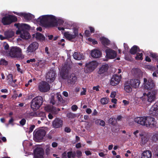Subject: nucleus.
<instances>
[{
  "label": "nucleus",
  "instance_id": "obj_1",
  "mask_svg": "<svg viewBox=\"0 0 158 158\" xmlns=\"http://www.w3.org/2000/svg\"><path fill=\"white\" fill-rule=\"evenodd\" d=\"M37 21L40 22V25L45 28L55 27L57 24L62 25L64 21L61 19H59L57 22L55 17L52 15H44L38 18Z\"/></svg>",
  "mask_w": 158,
  "mask_h": 158
},
{
  "label": "nucleus",
  "instance_id": "obj_2",
  "mask_svg": "<svg viewBox=\"0 0 158 158\" xmlns=\"http://www.w3.org/2000/svg\"><path fill=\"white\" fill-rule=\"evenodd\" d=\"M134 121L142 126L151 128L155 127L156 124L155 118L150 116L138 117L135 118Z\"/></svg>",
  "mask_w": 158,
  "mask_h": 158
},
{
  "label": "nucleus",
  "instance_id": "obj_3",
  "mask_svg": "<svg viewBox=\"0 0 158 158\" xmlns=\"http://www.w3.org/2000/svg\"><path fill=\"white\" fill-rule=\"evenodd\" d=\"M43 99L41 96H38L34 98L31 102V107L34 111L37 110L42 105Z\"/></svg>",
  "mask_w": 158,
  "mask_h": 158
},
{
  "label": "nucleus",
  "instance_id": "obj_4",
  "mask_svg": "<svg viewBox=\"0 0 158 158\" xmlns=\"http://www.w3.org/2000/svg\"><path fill=\"white\" fill-rule=\"evenodd\" d=\"M143 85V89L148 91L152 90L154 88L155 84L152 78H149L147 79L146 78H144Z\"/></svg>",
  "mask_w": 158,
  "mask_h": 158
},
{
  "label": "nucleus",
  "instance_id": "obj_5",
  "mask_svg": "<svg viewBox=\"0 0 158 158\" xmlns=\"http://www.w3.org/2000/svg\"><path fill=\"white\" fill-rule=\"evenodd\" d=\"M22 50L18 47H12L10 49L9 55L12 58H19L21 56Z\"/></svg>",
  "mask_w": 158,
  "mask_h": 158
},
{
  "label": "nucleus",
  "instance_id": "obj_6",
  "mask_svg": "<svg viewBox=\"0 0 158 158\" xmlns=\"http://www.w3.org/2000/svg\"><path fill=\"white\" fill-rule=\"evenodd\" d=\"M98 63L95 61L85 63L84 68V72L85 73H89L92 72L97 67Z\"/></svg>",
  "mask_w": 158,
  "mask_h": 158
},
{
  "label": "nucleus",
  "instance_id": "obj_7",
  "mask_svg": "<svg viewBox=\"0 0 158 158\" xmlns=\"http://www.w3.org/2000/svg\"><path fill=\"white\" fill-rule=\"evenodd\" d=\"M17 21V18L15 16L9 15L3 17L2 20V23L4 25H9Z\"/></svg>",
  "mask_w": 158,
  "mask_h": 158
},
{
  "label": "nucleus",
  "instance_id": "obj_8",
  "mask_svg": "<svg viewBox=\"0 0 158 158\" xmlns=\"http://www.w3.org/2000/svg\"><path fill=\"white\" fill-rule=\"evenodd\" d=\"M56 77V71L51 69L46 74V80L48 83H51L54 81Z\"/></svg>",
  "mask_w": 158,
  "mask_h": 158
},
{
  "label": "nucleus",
  "instance_id": "obj_9",
  "mask_svg": "<svg viewBox=\"0 0 158 158\" xmlns=\"http://www.w3.org/2000/svg\"><path fill=\"white\" fill-rule=\"evenodd\" d=\"M157 93V90L156 89L149 92L147 94L146 93L143 94V96H146L147 98V101L149 102H152L155 101L156 98V95Z\"/></svg>",
  "mask_w": 158,
  "mask_h": 158
},
{
  "label": "nucleus",
  "instance_id": "obj_10",
  "mask_svg": "<svg viewBox=\"0 0 158 158\" xmlns=\"http://www.w3.org/2000/svg\"><path fill=\"white\" fill-rule=\"evenodd\" d=\"M73 34H71L69 32H66L64 34V36L68 40L73 42L74 39L78 35V31L77 29H75Z\"/></svg>",
  "mask_w": 158,
  "mask_h": 158
},
{
  "label": "nucleus",
  "instance_id": "obj_11",
  "mask_svg": "<svg viewBox=\"0 0 158 158\" xmlns=\"http://www.w3.org/2000/svg\"><path fill=\"white\" fill-rule=\"evenodd\" d=\"M121 78V75H118L116 74H114L111 78L110 84L112 86H116L119 83Z\"/></svg>",
  "mask_w": 158,
  "mask_h": 158
},
{
  "label": "nucleus",
  "instance_id": "obj_12",
  "mask_svg": "<svg viewBox=\"0 0 158 158\" xmlns=\"http://www.w3.org/2000/svg\"><path fill=\"white\" fill-rule=\"evenodd\" d=\"M39 89L41 92H46L50 89V86L46 81H42L39 84Z\"/></svg>",
  "mask_w": 158,
  "mask_h": 158
},
{
  "label": "nucleus",
  "instance_id": "obj_13",
  "mask_svg": "<svg viewBox=\"0 0 158 158\" xmlns=\"http://www.w3.org/2000/svg\"><path fill=\"white\" fill-rule=\"evenodd\" d=\"M106 53V57L109 59H114L115 58L117 55V52L110 48H107L105 50Z\"/></svg>",
  "mask_w": 158,
  "mask_h": 158
},
{
  "label": "nucleus",
  "instance_id": "obj_14",
  "mask_svg": "<svg viewBox=\"0 0 158 158\" xmlns=\"http://www.w3.org/2000/svg\"><path fill=\"white\" fill-rule=\"evenodd\" d=\"M39 46V45L37 42H33L27 47V50L26 51L27 53L30 54L29 53L34 52L38 48Z\"/></svg>",
  "mask_w": 158,
  "mask_h": 158
},
{
  "label": "nucleus",
  "instance_id": "obj_15",
  "mask_svg": "<svg viewBox=\"0 0 158 158\" xmlns=\"http://www.w3.org/2000/svg\"><path fill=\"white\" fill-rule=\"evenodd\" d=\"M44 109L46 112L52 113L54 114H57L58 112L60 110V109H57L53 106L50 105H48L45 106Z\"/></svg>",
  "mask_w": 158,
  "mask_h": 158
},
{
  "label": "nucleus",
  "instance_id": "obj_16",
  "mask_svg": "<svg viewBox=\"0 0 158 158\" xmlns=\"http://www.w3.org/2000/svg\"><path fill=\"white\" fill-rule=\"evenodd\" d=\"M17 34H20V37L25 39H28L30 37V35L28 32L25 29L19 30L17 31Z\"/></svg>",
  "mask_w": 158,
  "mask_h": 158
},
{
  "label": "nucleus",
  "instance_id": "obj_17",
  "mask_svg": "<svg viewBox=\"0 0 158 158\" xmlns=\"http://www.w3.org/2000/svg\"><path fill=\"white\" fill-rule=\"evenodd\" d=\"M149 114L152 116H156L158 115V104L155 103L151 107Z\"/></svg>",
  "mask_w": 158,
  "mask_h": 158
},
{
  "label": "nucleus",
  "instance_id": "obj_18",
  "mask_svg": "<svg viewBox=\"0 0 158 158\" xmlns=\"http://www.w3.org/2000/svg\"><path fill=\"white\" fill-rule=\"evenodd\" d=\"M44 154L43 148H37L34 151V158H43Z\"/></svg>",
  "mask_w": 158,
  "mask_h": 158
},
{
  "label": "nucleus",
  "instance_id": "obj_19",
  "mask_svg": "<svg viewBox=\"0 0 158 158\" xmlns=\"http://www.w3.org/2000/svg\"><path fill=\"white\" fill-rule=\"evenodd\" d=\"M14 13L15 14L20 16H23L25 19L27 20H31L33 19L34 18V15L30 13L26 14L25 13H18L16 12H14Z\"/></svg>",
  "mask_w": 158,
  "mask_h": 158
},
{
  "label": "nucleus",
  "instance_id": "obj_20",
  "mask_svg": "<svg viewBox=\"0 0 158 158\" xmlns=\"http://www.w3.org/2000/svg\"><path fill=\"white\" fill-rule=\"evenodd\" d=\"M63 125V121L60 118H56L52 122V125L55 128L61 127Z\"/></svg>",
  "mask_w": 158,
  "mask_h": 158
},
{
  "label": "nucleus",
  "instance_id": "obj_21",
  "mask_svg": "<svg viewBox=\"0 0 158 158\" xmlns=\"http://www.w3.org/2000/svg\"><path fill=\"white\" fill-rule=\"evenodd\" d=\"M129 82L133 88L136 89L139 87L140 81L139 79H131Z\"/></svg>",
  "mask_w": 158,
  "mask_h": 158
},
{
  "label": "nucleus",
  "instance_id": "obj_22",
  "mask_svg": "<svg viewBox=\"0 0 158 158\" xmlns=\"http://www.w3.org/2000/svg\"><path fill=\"white\" fill-rule=\"evenodd\" d=\"M35 136L39 139H41L46 134L45 131L43 129H40L34 132Z\"/></svg>",
  "mask_w": 158,
  "mask_h": 158
},
{
  "label": "nucleus",
  "instance_id": "obj_23",
  "mask_svg": "<svg viewBox=\"0 0 158 158\" xmlns=\"http://www.w3.org/2000/svg\"><path fill=\"white\" fill-rule=\"evenodd\" d=\"M102 52L98 50L94 49L91 51V56L93 58H98L101 57Z\"/></svg>",
  "mask_w": 158,
  "mask_h": 158
},
{
  "label": "nucleus",
  "instance_id": "obj_24",
  "mask_svg": "<svg viewBox=\"0 0 158 158\" xmlns=\"http://www.w3.org/2000/svg\"><path fill=\"white\" fill-rule=\"evenodd\" d=\"M77 80L75 74L74 73L71 74L67 78V82L68 83L71 84H75Z\"/></svg>",
  "mask_w": 158,
  "mask_h": 158
},
{
  "label": "nucleus",
  "instance_id": "obj_25",
  "mask_svg": "<svg viewBox=\"0 0 158 158\" xmlns=\"http://www.w3.org/2000/svg\"><path fill=\"white\" fill-rule=\"evenodd\" d=\"M109 68L108 65L107 64L102 65L99 69L98 74H102L107 72Z\"/></svg>",
  "mask_w": 158,
  "mask_h": 158
},
{
  "label": "nucleus",
  "instance_id": "obj_26",
  "mask_svg": "<svg viewBox=\"0 0 158 158\" xmlns=\"http://www.w3.org/2000/svg\"><path fill=\"white\" fill-rule=\"evenodd\" d=\"M73 56L74 59L77 60L84 59V56L83 54L80 52H74Z\"/></svg>",
  "mask_w": 158,
  "mask_h": 158
},
{
  "label": "nucleus",
  "instance_id": "obj_27",
  "mask_svg": "<svg viewBox=\"0 0 158 158\" xmlns=\"http://www.w3.org/2000/svg\"><path fill=\"white\" fill-rule=\"evenodd\" d=\"M6 79L9 84L12 86L15 87L17 86V84L12 83L13 77L12 74H9L7 77Z\"/></svg>",
  "mask_w": 158,
  "mask_h": 158
},
{
  "label": "nucleus",
  "instance_id": "obj_28",
  "mask_svg": "<svg viewBox=\"0 0 158 158\" xmlns=\"http://www.w3.org/2000/svg\"><path fill=\"white\" fill-rule=\"evenodd\" d=\"M129 81H127L125 82L124 84V89L126 92L128 93H130L132 90Z\"/></svg>",
  "mask_w": 158,
  "mask_h": 158
},
{
  "label": "nucleus",
  "instance_id": "obj_29",
  "mask_svg": "<svg viewBox=\"0 0 158 158\" xmlns=\"http://www.w3.org/2000/svg\"><path fill=\"white\" fill-rule=\"evenodd\" d=\"M140 52V49L137 46L134 45L130 49L129 52L131 55H135L137 53V52Z\"/></svg>",
  "mask_w": 158,
  "mask_h": 158
},
{
  "label": "nucleus",
  "instance_id": "obj_30",
  "mask_svg": "<svg viewBox=\"0 0 158 158\" xmlns=\"http://www.w3.org/2000/svg\"><path fill=\"white\" fill-rule=\"evenodd\" d=\"M152 156V153L149 151H144L142 153L141 158H151Z\"/></svg>",
  "mask_w": 158,
  "mask_h": 158
},
{
  "label": "nucleus",
  "instance_id": "obj_31",
  "mask_svg": "<svg viewBox=\"0 0 158 158\" xmlns=\"http://www.w3.org/2000/svg\"><path fill=\"white\" fill-rule=\"evenodd\" d=\"M56 99L58 100V102L63 103L64 101L62 98L60 92H57L55 95Z\"/></svg>",
  "mask_w": 158,
  "mask_h": 158
},
{
  "label": "nucleus",
  "instance_id": "obj_32",
  "mask_svg": "<svg viewBox=\"0 0 158 158\" xmlns=\"http://www.w3.org/2000/svg\"><path fill=\"white\" fill-rule=\"evenodd\" d=\"M108 123L113 126H115L117 125L116 120L114 118H110L108 121Z\"/></svg>",
  "mask_w": 158,
  "mask_h": 158
},
{
  "label": "nucleus",
  "instance_id": "obj_33",
  "mask_svg": "<svg viewBox=\"0 0 158 158\" xmlns=\"http://www.w3.org/2000/svg\"><path fill=\"white\" fill-rule=\"evenodd\" d=\"M100 41L102 44L104 46H108L110 44L109 40L104 37H102L100 38Z\"/></svg>",
  "mask_w": 158,
  "mask_h": 158
},
{
  "label": "nucleus",
  "instance_id": "obj_34",
  "mask_svg": "<svg viewBox=\"0 0 158 158\" xmlns=\"http://www.w3.org/2000/svg\"><path fill=\"white\" fill-rule=\"evenodd\" d=\"M4 35L6 38L12 37L14 35V32L12 31H7L5 32Z\"/></svg>",
  "mask_w": 158,
  "mask_h": 158
},
{
  "label": "nucleus",
  "instance_id": "obj_35",
  "mask_svg": "<svg viewBox=\"0 0 158 158\" xmlns=\"http://www.w3.org/2000/svg\"><path fill=\"white\" fill-rule=\"evenodd\" d=\"M36 38L37 40H39L41 41L45 40V37L41 33L37 32L36 35Z\"/></svg>",
  "mask_w": 158,
  "mask_h": 158
},
{
  "label": "nucleus",
  "instance_id": "obj_36",
  "mask_svg": "<svg viewBox=\"0 0 158 158\" xmlns=\"http://www.w3.org/2000/svg\"><path fill=\"white\" fill-rule=\"evenodd\" d=\"M95 123L99 125L102 126H104L105 125V123L104 121L100 119L96 120L95 121Z\"/></svg>",
  "mask_w": 158,
  "mask_h": 158
},
{
  "label": "nucleus",
  "instance_id": "obj_37",
  "mask_svg": "<svg viewBox=\"0 0 158 158\" xmlns=\"http://www.w3.org/2000/svg\"><path fill=\"white\" fill-rule=\"evenodd\" d=\"M109 101V99L106 98H103L101 99L100 102L103 105L107 104Z\"/></svg>",
  "mask_w": 158,
  "mask_h": 158
},
{
  "label": "nucleus",
  "instance_id": "obj_38",
  "mask_svg": "<svg viewBox=\"0 0 158 158\" xmlns=\"http://www.w3.org/2000/svg\"><path fill=\"white\" fill-rule=\"evenodd\" d=\"M136 55L135 57V59L136 60H142L143 59V53H139V52H137L136 53Z\"/></svg>",
  "mask_w": 158,
  "mask_h": 158
},
{
  "label": "nucleus",
  "instance_id": "obj_39",
  "mask_svg": "<svg viewBox=\"0 0 158 158\" xmlns=\"http://www.w3.org/2000/svg\"><path fill=\"white\" fill-rule=\"evenodd\" d=\"M76 156V154L75 152H72L71 151H70L67 152V157L68 158L72 157L74 158Z\"/></svg>",
  "mask_w": 158,
  "mask_h": 158
},
{
  "label": "nucleus",
  "instance_id": "obj_40",
  "mask_svg": "<svg viewBox=\"0 0 158 158\" xmlns=\"http://www.w3.org/2000/svg\"><path fill=\"white\" fill-rule=\"evenodd\" d=\"M21 27L22 28V29L29 30L30 29V26L25 23H23L21 25Z\"/></svg>",
  "mask_w": 158,
  "mask_h": 158
},
{
  "label": "nucleus",
  "instance_id": "obj_41",
  "mask_svg": "<svg viewBox=\"0 0 158 158\" xmlns=\"http://www.w3.org/2000/svg\"><path fill=\"white\" fill-rule=\"evenodd\" d=\"M76 114H73L72 112H69L67 113V116L69 118H74L76 117Z\"/></svg>",
  "mask_w": 158,
  "mask_h": 158
},
{
  "label": "nucleus",
  "instance_id": "obj_42",
  "mask_svg": "<svg viewBox=\"0 0 158 158\" xmlns=\"http://www.w3.org/2000/svg\"><path fill=\"white\" fill-rule=\"evenodd\" d=\"M150 56L151 57L154 59L156 60L158 62V56L157 54L156 53H151Z\"/></svg>",
  "mask_w": 158,
  "mask_h": 158
},
{
  "label": "nucleus",
  "instance_id": "obj_43",
  "mask_svg": "<svg viewBox=\"0 0 158 158\" xmlns=\"http://www.w3.org/2000/svg\"><path fill=\"white\" fill-rule=\"evenodd\" d=\"M8 64V62L4 59H1L0 60V65H7Z\"/></svg>",
  "mask_w": 158,
  "mask_h": 158
},
{
  "label": "nucleus",
  "instance_id": "obj_44",
  "mask_svg": "<svg viewBox=\"0 0 158 158\" xmlns=\"http://www.w3.org/2000/svg\"><path fill=\"white\" fill-rule=\"evenodd\" d=\"M51 103H52L53 105L55 104L58 105V104H56V101H55L54 99V97L52 96L51 97V99L50 101Z\"/></svg>",
  "mask_w": 158,
  "mask_h": 158
},
{
  "label": "nucleus",
  "instance_id": "obj_45",
  "mask_svg": "<svg viewBox=\"0 0 158 158\" xmlns=\"http://www.w3.org/2000/svg\"><path fill=\"white\" fill-rule=\"evenodd\" d=\"M16 66L17 67V70L19 72L21 73H22V71L21 70V69L20 68V65L19 64H16Z\"/></svg>",
  "mask_w": 158,
  "mask_h": 158
},
{
  "label": "nucleus",
  "instance_id": "obj_46",
  "mask_svg": "<svg viewBox=\"0 0 158 158\" xmlns=\"http://www.w3.org/2000/svg\"><path fill=\"white\" fill-rule=\"evenodd\" d=\"M71 109L73 111H75L78 109V107L76 105H73L71 107Z\"/></svg>",
  "mask_w": 158,
  "mask_h": 158
},
{
  "label": "nucleus",
  "instance_id": "obj_47",
  "mask_svg": "<svg viewBox=\"0 0 158 158\" xmlns=\"http://www.w3.org/2000/svg\"><path fill=\"white\" fill-rule=\"evenodd\" d=\"M26 120L25 119L23 118L20 121V123L22 126H23L26 123Z\"/></svg>",
  "mask_w": 158,
  "mask_h": 158
},
{
  "label": "nucleus",
  "instance_id": "obj_48",
  "mask_svg": "<svg viewBox=\"0 0 158 158\" xmlns=\"http://www.w3.org/2000/svg\"><path fill=\"white\" fill-rule=\"evenodd\" d=\"M85 36L87 37H89L90 35L89 31L87 30H85Z\"/></svg>",
  "mask_w": 158,
  "mask_h": 158
},
{
  "label": "nucleus",
  "instance_id": "obj_49",
  "mask_svg": "<svg viewBox=\"0 0 158 158\" xmlns=\"http://www.w3.org/2000/svg\"><path fill=\"white\" fill-rule=\"evenodd\" d=\"M100 88V86L99 85H98L97 86H94L93 87V89L94 90H95L96 91H98L99 90V88Z\"/></svg>",
  "mask_w": 158,
  "mask_h": 158
},
{
  "label": "nucleus",
  "instance_id": "obj_50",
  "mask_svg": "<svg viewBox=\"0 0 158 158\" xmlns=\"http://www.w3.org/2000/svg\"><path fill=\"white\" fill-rule=\"evenodd\" d=\"M77 156L78 157H80L82 156V152L81 151L78 150L76 152Z\"/></svg>",
  "mask_w": 158,
  "mask_h": 158
},
{
  "label": "nucleus",
  "instance_id": "obj_51",
  "mask_svg": "<svg viewBox=\"0 0 158 158\" xmlns=\"http://www.w3.org/2000/svg\"><path fill=\"white\" fill-rule=\"evenodd\" d=\"M116 95V92L115 91L112 92L111 93L110 96L111 98H114L115 97Z\"/></svg>",
  "mask_w": 158,
  "mask_h": 158
},
{
  "label": "nucleus",
  "instance_id": "obj_52",
  "mask_svg": "<svg viewBox=\"0 0 158 158\" xmlns=\"http://www.w3.org/2000/svg\"><path fill=\"white\" fill-rule=\"evenodd\" d=\"M64 40L62 39L58 43V44L59 45H61L62 46H64V43H62V42H64Z\"/></svg>",
  "mask_w": 158,
  "mask_h": 158
},
{
  "label": "nucleus",
  "instance_id": "obj_53",
  "mask_svg": "<svg viewBox=\"0 0 158 158\" xmlns=\"http://www.w3.org/2000/svg\"><path fill=\"white\" fill-rule=\"evenodd\" d=\"M123 118V117L121 115H118L117 116V119H116V120L117 121H121Z\"/></svg>",
  "mask_w": 158,
  "mask_h": 158
},
{
  "label": "nucleus",
  "instance_id": "obj_54",
  "mask_svg": "<svg viewBox=\"0 0 158 158\" xmlns=\"http://www.w3.org/2000/svg\"><path fill=\"white\" fill-rule=\"evenodd\" d=\"M67 153L64 152L62 154L61 157L62 158H67Z\"/></svg>",
  "mask_w": 158,
  "mask_h": 158
},
{
  "label": "nucleus",
  "instance_id": "obj_55",
  "mask_svg": "<svg viewBox=\"0 0 158 158\" xmlns=\"http://www.w3.org/2000/svg\"><path fill=\"white\" fill-rule=\"evenodd\" d=\"M89 28L90 30V32L91 33H94L95 31V30L94 27H89Z\"/></svg>",
  "mask_w": 158,
  "mask_h": 158
},
{
  "label": "nucleus",
  "instance_id": "obj_56",
  "mask_svg": "<svg viewBox=\"0 0 158 158\" xmlns=\"http://www.w3.org/2000/svg\"><path fill=\"white\" fill-rule=\"evenodd\" d=\"M124 47L125 50H128L129 48L127 44L124 43Z\"/></svg>",
  "mask_w": 158,
  "mask_h": 158
},
{
  "label": "nucleus",
  "instance_id": "obj_57",
  "mask_svg": "<svg viewBox=\"0 0 158 158\" xmlns=\"http://www.w3.org/2000/svg\"><path fill=\"white\" fill-rule=\"evenodd\" d=\"M148 67V69H150V70H154L156 68L155 67H153V66H150V65H149Z\"/></svg>",
  "mask_w": 158,
  "mask_h": 158
},
{
  "label": "nucleus",
  "instance_id": "obj_58",
  "mask_svg": "<svg viewBox=\"0 0 158 158\" xmlns=\"http://www.w3.org/2000/svg\"><path fill=\"white\" fill-rule=\"evenodd\" d=\"M92 112V110L90 108H87L86 110V112L89 114H90Z\"/></svg>",
  "mask_w": 158,
  "mask_h": 158
},
{
  "label": "nucleus",
  "instance_id": "obj_59",
  "mask_svg": "<svg viewBox=\"0 0 158 158\" xmlns=\"http://www.w3.org/2000/svg\"><path fill=\"white\" fill-rule=\"evenodd\" d=\"M62 94L65 97H67L68 96V92L66 91H63Z\"/></svg>",
  "mask_w": 158,
  "mask_h": 158
},
{
  "label": "nucleus",
  "instance_id": "obj_60",
  "mask_svg": "<svg viewBox=\"0 0 158 158\" xmlns=\"http://www.w3.org/2000/svg\"><path fill=\"white\" fill-rule=\"evenodd\" d=\"M145 60L146 61L150 62L151 61V60L149 57L146 56L145 57Z\"/></svg>",
  "mask_w": 158,
  "mask_h": 158
},
{
  "label": "nucleus",
  "instance_id": "obj_61",
  "mask_svg": "<svg viewBox=\"0 0 158 158\" xmlns=\"http://www.w3.org/2000/svg\"><path fill=\"white\" fill-rule=\"evenodd\" d=\"M81 147V144L80 143H77L76 145V147L77 148H80Z\"/></svg>",
  "mask_w": 158,
  "mask_h": 158
},
{
  "label": "nucleus",
  "instance_id": "obj_62",
  "mask_svg": "<svg viewBox=\"0 0 158 158\" xmlns=\"http://www.w3.org/2000/svg\"><path fill=\"white\" fill-rule=\"evenodd\" d=\"M85 153L87 156L91 154V152L89 151H85Z\"/></svg>",
  "mask_w": 158,
  "mask_h": 158
},
{
  "label": "nucleus",
  "instance_id": "obj_63",
  "mask_svg": "<svg viewBox=\"0 0 158 158\" xmlns=\"http://www.w3.org/2000/svg\"><path fill=\"white\" fill-rule=\"evenodd\" d=\"M123 102L124 103V105H127L129 104V102L127 101L126 100H123Z\"/></svg>",
  "mask_w": 158,
  "mask_h": 158
},
{
  "label": "nucleus",
  "instance_id": "obj_64",
  "mask_svg": "<svg viewBox=\"0 0 158 158\" xmlns=\"http://www.w3.org/2000/svg\"><path fill=\"white\" fill-rule=\"evenodd\" d=\"M52 146L53 147H56L57 145H58V144H57V143H56V142H53L52 143Z\"/></svg>",
  "mask_w": 158,
  "mask_h": 158
}]
</instances>
